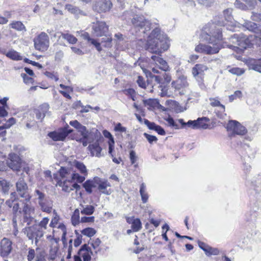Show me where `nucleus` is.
Returning a JSON list of instances; mask_svg holds the SVG:
<instances>
[{
	"mask_svg": "<svg viewBox=\"0 0 261 261\" xmlns=\"http://www.w3.org/2000/svg\"><path fill=\"white\" fill-rule=\"evenodd\" d=\"M16 188L18 195L24 199L14 203L13 224L15 226L18 221L22 225H30L34 219L35 207L31 204V196L29 193L28 186L23 177H20L16 182Z\"/></svg>",
	"mask_w": 261,
	"mask_h": 261,
	"instance_id": "f257e3e1",
	"label": "nucleus"
},
{
	"mask_svg": "<svg viewBox=\"0 0 261 261\" xmlns=\"http://www.w3.org/2000/svg\"><path fill=\"white\" fill-rule=\"evenodd\" d=\"M170 41L167 36L161 33L160 29L155 27L148 36L145 48L148 51L159 56L153 55L151 59L163 71H166L169 69L167 62L160 56L168 49Z\"/></svg>",
	"mask_w": 261,
	"mask_h": 261,
	"instance_id": "f03ea898",
	"label": "nucleus"
},
{
	"mask_svg": "<svg viewBox=\"0 0 261 261\" xmlns=\"http://www.w3.org/2000/svg\"><path fill=\"white\" fill-rule=\"evenodd\" d=\"M207 27L204 28L201 36L204 40L212 44L213 46L199 44L195 47V50L208 55L218 53L220 49L221 41L222 40V29L214 24H211L210 29L207 31Z\"/></svg>",
	"mask_w": 261,
	"mask_h": 261,
	"instance_id": "7ed1b4c3",
	"label": "nucleus"
},
{
	"mask_svg": "<svg viewBox=\"0 0 261 261\" xmlns=\"http://www.w3.org/2000/svg\"><path fill=\"white\" fill-rule=\"evenodd\" d=\"M254 37L250 36L247 37L243 34H234L230 38L231 41L236 45H230L229 47L231 48L232 49L240 53V51H242L244 49L248 47H251L253 44L252 42Z\"/></svg>",
	"mask_w": 261,
	"mask_h": 261,
	"instance_id": "20e7f679",
	"label": "nucleus"
},
{
	"mask_svg": "<svg viewBox=\"0 0 261 261\" xmlns=\"http://www.w3.org/2000/svg\"><path fill=\"white\" fill-rule=\"evenodd\" d=\"M229 137L236 135L243 136L246 134L247 129L239 122L236 120H229L226 126Z\"/></svg>",
	"mask_w": 261,
	"mask_h": 261,
	"instance_id": "39448f33",
	"label": "nucleus"
},
{
	"mask_svg": "<svg viewBox=\"0 0 261 261\" xmlns=\"http://www.w3.org/2000/svg\"><path fill=\"white\" fill-rule=\"evenodd\" d=\"M34 46L36 49L44 51L49 46V37L46 33L41 32L34 39Z\"/></svg>",
	"mask_w": 261,
	"mask_h": 261,
	"instance_id": "423d86ee",
	"label": "nucleus"
},
{
	"mask_svg": "<svg viewBox=\"0 0 261 261\" xmlns=\"http://www.w3.org/2000/svg\"><path fill=\"white\" fill-rule=\"evenodd\" d=\"M25 233L29 240L33 241L35 239V243L38 242L39 239L42 238L44 235V231L40 229L37 225H34L25 228Z\"/></svg>",
	"mask_w": 261,
	"mask_h": 261,
	"instance_id": "0eeeda50",
	"label": "nucleus"
},
{
	"mask_svg": "<svg viewBox=\"0 0 261 261\" xmlns=\"http://www.w3.org/2000/svg\"><path fill=\"white\" fill-rule=\"evenodd\" d=\"M112 7L111 0H95L93 3V9L97 12H106Z\"/></svg>",
	"mask_w": 261,
	"mask_h": 261,
	"instance_id": "6e6552de",
	"label": "nucleus"
},
{
	"mask_svg": "<svg viewBox=\"0 0 261 261\" xmlns=\"http://www.w3.org/2000/svg\"><path fill=\"white\" fill-rule=\"evenodd\" d=\"M7 160L8 166L14 171H19L21 167V160L20 157L14 153H10Z\"/></svg>",
	"mask_w": 261,
	"mask_h": 261,
	"instance_id": "1a4fd4ad",
	"label": "nucleus"
},
{
	"mask_svg": "<svg viewBox=\"0 0 261 261\" xmlns=\"http://www.w3.org/2000/svg\"><path fill=\"white\" fill-rule=\"evenodd\" d=\"M59 173L63 177L72 179V181L76 180V181L80 183L83 182L85 179L84 176L80 175L77 173H73L69 169L64 167H61L59 171Z\"/></svg>",
	"mask_w": 261,
	"mask_h": 261,
	"instance_id": "9d476101",
	"label": "nucleus"
},
{
	"mask_svg": "<svg viewBox=\"0 0 261 261\" xmlns=\"http://www.w3.org/2000/svg\"><path fill=\"white\" fill-rule=\"evenodd\" d=\"M59 173L63 177L72 179V181L76 180V181L80 183L83 182L85 179L84 176L80 175L77 173H73L69 169L64 167H61L59 171Z\"/></svg>",
	"mask_w": 261,
	"mask_h": 261,
	"instance_id": "9b49d317",
	"label": "nucleus"
},
{
	"mask_svg": "<svg viewBox=\"0 0 261 261\" xmlns=\"http://www.w3.org/2000/svg\"><path fill=\"white\" fill-rule=\"evenodd\" d=\"M13 250L12 242L9 239L4 238L0 242V254L3 257H8Z\"/></svg>",
	"mask_w": 261,
	"mask_h": 261,
	"instance_id": "f8f14e48",
	"label": "nucleus"
},
{
	"mask_svg": "<svg viewBox=\"0 0 261 261\" xmlns=\"http://www.w3.org/2000/svg\"><path fill=\"white\" fill-rule=\"evenodd\" d=\"M171 86L176 90L183 91L189 86L187 76L184 74L178 75L177 79L172 82Z\"/></svg>",
	"mask_w": 261,
	"mask_h": 261,
	"instance_id": "ddd939ff",
	"label": "nucleus"
},
{
	"mask_svg": "<svg viewBox=\"0 0 261 261\" xmlns=\"http://www.w3.org/2000/svg\"><path fill=\"white\" fill-rule=\"evenodd\" d=\"M92 28L93 34L97 37L105 35L108 31V26L103 21H97L96 23H93Z\"/></svg>",
	"mask_w": 261,
	"mask_h": 261,
	"instance_id": "4468645a",
	"label": "nucleus"
},
{
	"mask_svg": "<svg viewBox=\"0 0 261 261\" xmlns=\"http://www.w3.org/2000/svg\"><path fill=\"white\" fill-rule=\"evenodd\" d=\"M133 25L136 28L142 29L144 28L146 31L151 29L150 23L145 19L143 16L136 15L132 19Z\"/></svg>",
	"mask_w": 261,
	"mask_h": 261,
	"instance_id": "2eb2a0df",
	"label": "nucleus"
},
{
	"mask_svg": "<svg viewBox=\"0 0 261 261\" xmlns=\"http://www.w3.org/2000/svg\"><path fill=\"white\" fill-rule=\"evenodd\" d=\"M207 69V66L204 65L196 64L192 68V74L197 81L201 82L204 75V71Z\"/></svg>",
	"mask_w": 261,
	"mask_h": 261,
	"instance_id": "dca6fc26",
	"label": "nucleus"
},
{
	"mask_svg": "<svg viewBox=\"0 0 261 261\" xmlns=\"http://www.w3.org/2000/svg\"><path fill=\"white\" fill-rule=\"evenodd\" d=\"M72 132V129L65 128L59 132H53L49 133L48 136L54 141H63L66 137Z\"/></svg>",
	"mask_w": 261,
	"mask_h": 261,
	"instance_id": "f3484780",
	"label": "nucleus"
},
{
	"mask_svg": "<svg viewBox=\"0 0 261 261\" xmlns=\"http://www.w3.org/2000/svg\"><path fill=\"white\" fill-rule=\"evenodd\" d=\"M60 176L61 178L58 180L57 185L61 187L63 191L70 192L72 190L71 184L73 181L68 178L63 177L62 175L60 174Z\"/></svg>",
	"mask_w": 261,
	"mask_h": 261,
	"instance_id": "a211bd4d",
	"label": "nucleus"
},
{
	"mask_svg": "<svg viewBox=\"0 0 261 261\" xmlns=\"http://www.w3.org/2000/svg\"><path fill=\"white\" fill-rule=\"evenodd\" d=\"M246 64L249 69L261 73V59H250L246 61Z\"/></svg>",
	"mask_w": 261,
	"mask_h": 261,
	"instance_id": "6ab92c4d",
	"label": "nucleus"
},
{
	"mask_svg": "<svg viewBox=\"0 0 261 261\" xmlns=\"http://www.w3.org/2000/svg\"><path fill=\"white\" fill-rule=\"evenodd\" d=\"M98 189L102 193L106 195H110L111 193V190L110 189L111 185L106 180H99L97 182Z\"/></svg>",
	"mask_w": 261,
	"mask_h": 261,
	"instance_id": "aec40b11",
	"label": "nucleus"
},
{
	"mask_svg": "<svg viewBox=\"0 0 261 261\" xmlns=\"http://www.w3.org/2000/svg\"><path fill=\"white\" fill-rule=\"evenodd\" d=\"M243 27L250 31H252L256 34L261 33V25H257L256 23L249 21H245L242 24Z\"/></svg>",
	"mask_w": 261,
	"mask_h": 261,
	"instance_id": "412c9836",
	"label": "nucleus"
},
{
	"mask_svg": "<svg viewBox=\"0 0 261 261\" xmlns=\"http://www.w3.org/2000/svg\"><path fill=\"white\" fill-rule=\"evenodd\" d=\"M89 150L90 151L92 156L100 157L101 156V148L100 147L99 143L97 141L90 144L88 146Z\"/></svg>",
	"mask_w": 261,
	"mask_h": 261,
	"instance_id": "4be33fe9",
	"label": "nucleus"
},
{
	"mask_svg": "<svg viewBox=\"0 0 261 261\" xmlns=\"http://www.w3.org/2000/svg\"><path fill=\"white\" fill-rule=\"evenodd\" d=\"M114 37V40L116 42V44L117 47L122 50H124L125 47L123 46L122 44L126 42L125 39L126 37H124L122 34L119 33L115 34Z\"/></svg>",
	"mask_w": 261,
	"mask_h": 261,
	"instance_id": "5701e85b",
	"label": "nucleus"
},
{
	"mask_svg": "<svg viewBox=\"0 0 261 261\" xmlns=\"http://www.w3.org/2000/svg\"><path fill=\"white\" fill-rule=\"evenodd\" d=\"M38 204L41 208V210L44 212L50 213L52 210V203L49 202L46 199L38 202Z\"/></svg>",
	"mask_w": 261,
	"mask_h": 261,
	"instance_id": "b1692460",
	"label": "nucleus"
},
{
	"mask_svg": "<svg viewBox=\"0 0 261 261\" xmlns=\"http://www.w3.org/2000/svg\"><path fill=\"white\" fill-rule=\"evenodd\" d=\"M209 121V118L205 117L198 118L196 120V128H202L206 129L208 126V124H207L206 122Z\"/></svg>",
	"mask_w": 261,
	"mask_h": 261,
	"instance_id": "393cba45",
	"label": "nucleus"
},
{
	"mask_svg": "<svg viewBox=\"0 0 261 261\" xmlns=\"http://www.w3.org/2000/svg\"><path fill=\"white\" fill-rule=\"evenodd\" d=\"M4 54L8 58L13 60L19 61L22 59V57L20 55L19 53L13 49H12L6 53H4Z\"/></svg>",
	"mask_w": 261,
	"mask_h": 261,
	"instance_id": "a878e982",
	"label": "nucleus"
},
{
	"mask_svg": "<svg viewBox=\"0 0 261 261\" xmlns=\"http://www.w3.org/2000/svg\"><path fill=\"white\" fill-rule=\"evenodd\" d=\"M73 166L84 176L87 175L88 172L86 166L82 162L74 161Z\"/></svg>",
	"mask_w": 261,
	"mask_h": 261,
	"instance_id": "bb28decb",
	"label": "nucleus"
},
{
	"mask_svg": "<svg viewBox=\"0 0 261 261\" xmlns=\"http://www.w3.org/2000/svg\"><path fill=\"white\" fill-rule=\"evenodd\" d=\"M81 213L83 215H90L93 214L95 207L91 205H82Z\"/></svg>",
	"mask_w": 261,
	"mask_h": 261,
	"instance_id": "cd10ccee",
	"label": "nucleus"
},
{
	"mask_svg": "<svg viewBox=\"0 0 261 261\" xmlns=\"http://www.w3.org/2000/svg\"><path fill=\"white\" fill-rule=\"evenodd\" d=\"M66 9L70 13L74 14H81L83 15H86V14L83 12L82 11H81L77 7L73 6L71 5L68 4L66 5Z\"/></svg>",
	"mask_w": 261,
	"mask_h": 261,
	"instance_id": "c85d7f7f",
	"label": "nucleus"
},
{
	"mask_svg": "<svg viewBox=\"0 0 261 261\" xmlns=\"http://www.w3.org/2000/svg\"><path fill=\"white\" fill-rule=\"evenodd\" d=\"M10 25L12 29L18 31H26L24 24L19 21H13L10 24Z\"/></svg>",
	"mask_w": 261,
	"mask_h": 261,
	"instance_id": "c756f323",
	"label": "nucleus"
},
{
	"mask_svg": "<svg viewBox=\"0 0 261 261\" xmlns=\"http://www.w3.org/2000/svg\"><path fill=\"white\" fill-rule=\"evenodd\" d=\"M140 193L141 196V199L144 203H146L148 200V194L146 192V186L144 183H142L140 186Z\"/></svg>",
	"mask_w": 261,
	"mask_h": 261,
	"instance_id": "7c9ffc66",
	"label": "nucleus"
},
{
	"mask_svg": "<svg viewBox=\"0 0 261 261\" xmlns=\"http://www.w3.org/2000/svg\"><path fill=\"white\" fill-rule=\"evenodd\" d=\"M84 38L87 39L92 44L94 45L98 51H100L102 50V48L100 45V43L99 42H97V40L91 38L89 37V34L88 33L84 34Z\"/></svg>",
	"mask_w": 261,
	"mask_h": 261,
	"instance_id": "2f4dec72",
	"label": "nucleus"
},
{
	"mask_svg": "<svg viewBox=\"0 0 261 261\" xmlns=\"http://www.w3.org/2000/svg\"><path fill=\"white\" fill-rule=\"evenodd\" d=\"M61 36L63 39L66 40L70 44H75L77 41V39L71 34L63 33L61 34Z\"/></svg>",
	"mask_w": 261,
	"mask_h": 261,
	"instance_id": "473e14b6",
	"label": "nucleus"
},
{
	"mask_svg": "<svg viewBox=\"0 0 261 261\" xmlns=\"http://www.w3.org/2000/svg\"><path fill=\"white\" fill-rule=\"evenodd\" d=\"M0 187L4 194H8L10 189V183L5 179L0 180Z\"/></svg>",
	"mask_w": 261,
	"mask_h": 261,
	"instance_id": "72a5a7b5",
	"label": "nucleus"
},
{
	"mask_svg": "<svg viewBox=\"0 0 261 261\" xmlns=\"http://www.w3.org/2000/svg\"><path fill=\"white\" fill-rule=\"evenodd\" d=\"M142 228V223L139 219H133L132 222V228L134 231H138Z\"/></svg>",
	"mask_w": 261,
	"mask_h": 261,
	"instance_id": "f704fd0d",
	"label": "nucleus"
},
{
	"mask_svg": "<svg viewBox=\"0 0 261 261\" xmlns=\"http://www.w3.org/2000/svg\"><path fill=\"white\" fill-rule=\"evenodd\" d=\"M71 221L73 225L75 226L78 224L80 222V211L79 209H76L72 217H71Z\"/></svg>",
	"mask_w": 261,
	"mask_h": 261,
	"instance_id": "c9c22d12",
	"label": "nucleus"
},
{
	"mask_svg": "<svg viewBox=\"0 0 261 261\" xmlns=\"http://www.w3.org/2000/svg\"><path fill=\"white\" fill-rule=\"evenodd\" d=\"M240 1V0H236L234 3L236 7L239 9H241L242 10H246L248 9H252L255 7L254 6L251 8L246 2H245V4H243L241 3Z\"/></svg>",
	"mask_w": 261,
	"mask_h": 261,
	"instance_id": "e433bc0d",
	"label": "nucleus"
},
{
	"mask_svg": "<svg viewBox=\"0 0 261 261\" xmlns=\"http://www.w3.org/2000/svg\"><path fill=\"white\" fill-rule=\"evenodd\" d=\"M49 219L47 217H44L37 225V226L41 230H45L47 228V225L48 223Z\"/></svg>",
	"mask_w": 261,
	"mask_h": 261,
	"instance_id": "4c0bfd02",
	"label": "nucleus"
},
{
	"mask_svg": "<svg viewBox=\"0 0 261 261\" xmlns=\"http://www.w3.org/2000/svg\"><path fill=\"white\" fill-rule=\"evenodd\" d=\"M96 233V231L92 228H86L82 231V233L88 237L93 236Z\"/></svg>",
	"mask_w": 261,
	"mask_h": 261,
	"instance_id": "58836bf2",
	"label": "nucleus"
},
{
	"mask_svg": "<svg viewBox=\"0 0 261 261\" xmlns=\"http://www.w3.org/2000/svg\"><path fill=\"white\" fill-rule=\"evenodd\" d=\"M83 187L88 193H91L92 192V188L94 187V186L92 181L87 180L83 184Z\"/></svg>",
	"mask_w": 261,
	"mask_h": 261,
	"instance_id": "ea45409f",
	"label": "nucleus"
},
{
	"mask_svg": "<svg viewBox=\"0 0 261 261\" xmlns=\"http://www.w3.org/2000/svg\"><path fill=\"white\" fill-rule=\"evenodd\" d=\"M210 105L213 107H221L223 110H225V106L221 104L220 102L214 98H210Z\"/></svg>",
	"mask_w": 261,
	"mask_h": 261,
	"instance_id": "a19ab883",
	"label": "nucleus"
},
{
	"mask_svg": "<svg viewBox=\"0 0 261 261\" xmlns=\"http://www.w3.org/2000/svg\"><path fill=\"white\" fill-rule=\"evenodd\" d=\"M232 9H227L223 11V14L225 17V19L227 21H231L232 18V16L231 15Z\"/></svg>",
	"mask_w": 261,
	"mask_h": 261,
	"instance_id": "79ce46f5",
	"label": "nucleus"
},
{
	"mask_svg": "<svg viewBox=\"0 0 261 261\" xmlns=\"http://www.w3.org/2000/svg\"><path fill=\"white\" fill-rule=\"evenodd\" d=\"M49 105L47 103H45L40 106L39 110H40V111H41L42 114H44L45 116L46 114H48L49 113Z\"/></svg>",
	"mask_w": 261,
	"mask_h": 261,
	"instance_id": "37998d69",
	"label": "nucleus"
},
{
	"mask_svg": "<svg viewBox=\"0 0 261 261\" xmlns=\"http://www.w3.org/2000/svg\"><path fill=\"white\" fill-rule=\"evenodd\" d=\"M242 96V93L241 91L237 90L234 92L233 94L229 96V100L230 102H232L234 99L237 98H240Z\"/></svg>",
	"mask_w": 261,
	"mask_h": 261,
	"instance_id": "c03bdc74",
	"label": "nucleus"
},
{
	"mask_svg": "<svg viewBox=\"0 0 261 261\" xmlns=\"http://www.w3.org/2000/svg\"><path fill=\"white\" fill-rule=\"evenodd\" d=\"M112 38L110 37L106 36L105 38L101 39V43L105 42V47H111L112 46Z\"/></svg>",
	"mask_w": 261,
	"mask_h": 261,
	"instance_id": "a18cd8bd",
	"label": "nucleus"
},
{
	"mask_svg": "<svg viewBox=\"0 0 261 261\" xmlns=\"http://www.w3.org/2000/svg\"><path fill=\"white\" fill-rule=\"evenodd\" d=\"M143 135L146 138L147 141L151 144L153 142H156L158 140L157 138L154 136L149 135L146 133H144Z\"/></svg>",
	"mask_w": 261,
	"mask_h": 261,
	"instance_id": "49530a36",
	"label": "nucleus"
},
{
	"mask_svg": "<svg viewBox=\"0 0 261 261\" xmlns=\"http://www.w3.org/2000/svg\"><path fill=\"white\" fill-rule=\"evenodd\" d=\"M35 251L33 249L30 248L29 249L28 254L27 255V259L28 261H32L35 257Z\"/></svg>",
	"mask_w": 261,
	"mask_h": 261,
	"instance_id": "de8ad7c7",
	"label": "nucleus"
},
{
	"mask_svg": "<svg viewBox=\"0 0 261 261\" xmlns=\"http://www.w3.org/2000/svg\"><path fill=\"white\" fill-rule=\"evenodd\" d=\"M229 71L233 74H236L237 75H240L244 73V71L239 68H232L230 69Z\"/></svg>",
	"mask_w": 261,
	"mask_h": 261,
	"instance_id": "09e8293b",
	"label": "nucleus"
},
{
	"mask_svg": "<svg viewBox=\"0 0 261 261\" xmlns=\"http://www.w3.org/2000/svg\"><path fill=\"white\" fill-rule=\"evenodd\" d=\"M129 159L132 164H134L138 160V156L135 151L131 150L129 152Z\"/></svg>",
	"mask_w": 261,
	"mask_h": 261,
	"instance_id": "8fccbe9b",
	"label": "nucleus"
},
{
	"mask_svg": "<svg viewBox=\"0 0 261 261\" xmlns=\"http://www.w3.org/2000/svg\"><path fill=\"white\" fill-rule=\"evenodd\" d=\"M21 76L23 78V82L25 84H32L34 82V80L33 78L28 76L25 73H21Z\"/></svg>",
	"mask_w": 261,
	"mask_h": 261,
	"instance_id": "3c124183",
	"label": "nucleus"
},
{
	"mask_svg": "<svg viewBox=\"0 0 261 261\" xmlns=\"http://www.w3.org/2000/svg\"><path fill=\"white\" fill-rule=\"evenodd\" d=\"M35 193L38 196V202H41L46 199L45 198V194L39 190H36Z\"/></svg>",
	"mask_w": 261,
	"mask_h": 261,
	"instance_id": "603ef678",
	"label": "nucleus"
},
{
	"mask_svg": "<svg viewBox=\"0 0 261 261\" xmlns=\"http://www.w3.org/2000/svg\"><path fill=\"white\" fill-rule=\"evenodd\" d=\"M45 75L49 79L57 81L59 80L58 75L56 73L53 72L46 71L45 72Z\"/></svg>",
	"mask_w": 261,
	"mask_h": 261,
	"instance_id": "864d4df0",
	"label": "nucleus"
},
{
	"mask_svg": "<svg viewBox=\"0 0 261 261\" xmlns=\"http://www.w3.org/2000/svg\"><path fill=\"white\" fill-rule=\"evenodd\" d=\"M77 130L81 133V135L84 138H87L88 132L85 126L82 125Z\"/></svg>",
	"mask_w": 261,
	"mask_h": 261,
	"instance_id": "5fc2aeb1",
	"label": "nucleus"
},
{
	"mask_svg": "<svg viewBox=\"0 0 261 261\" xmlns=\"http://www.w3.org/2000/svg\"><path fill=\"white\" fill-rule=\"evenodd\" d=\"M144 123L146 125H147L149 129L152 130H154L157 125L154 122H150L149 120L146 119H144Z\"/></svg>",
	"mask_w": 261,
	"mask_h": 261,
	"instance_id": "6e6d98bb",
	"label": "nucleus"
},
{
	"mask_svg": "<svg viewBox=\"0 0 261 261\" xmlns=\"http://www.w3.org/2000/svg\"><path fill=\"white\" fill-rule=\"evenodd\" d=\"M35 261H46L45 253L44 252H40L37 254Z\"/></svg>",
	"mask_w": 261,
	"mask_h": 261,
	"instance_id": "4d7b16f0",
	"label": "nucleus"
},
{
	"mask_svg": "<svg viewBox=\"0 0 261 261\" xmlns=\"http://www.w3.org/2000/svg\"><path fill=\"white\" fill-rule=\"evenodd\" d=\"M115 131L120 132L121 133H125L126 132V128L122 126L121 123H118L115 126L114 128Z\"/></svg>",
	"mask_w": 261,
	"mask_h": 261,
	"instance_id": "13d9d810",
	"label": "nucleus"
},
{
	"mask_svg": "<svg viewBox=\"0 0 261 261\" xmlns=\"http://www.w3.org/2000/svg\"><path fill=\"white\" fill-rule=\"evenodd\" d=\"M94 221V217H83L81 218V222L82 223L93 222Z\"/></svg>",
	"mask_w": 261,
	"mask_h": 261,
	"instance_id": "bf43d9fd",
	"label": "nucleus"
},
{
	"mask_svg": "<svg viewBox=\"0 0 261 261\" xmlns=\"http://www.w3.org/2000/svg\"><path fill=\"white\" fill-rule=\"evenodd\" d=\"M64 57V53L62 50L57 51L55 56V59L57 61H60Z\"/></svg>",
	"mask_w": 261,
	"mask_h": 261,
	"instance_id": "052dcab7",
	"label": "nucleus"
},
{
	"mask_svg": "<svg viewBox=\"0 0 261 261\" xmlns=\"http://www.w3.org/2000/svg\"><path fill=\"white\" fill-rule=\"evenodd\" d=\"M123 92L124 94L129 96L130 97L133 96V94H135L136 93L135 91L132 88L125 89L123 91Z\"/></svg>",
	"mask_w": 261,
	"mask_h": 261,
	"instance_id": "680f3d73",
	"label": "nucleus"
},
{
	"mask_svg": "<svg viewBox=\"0 0 261 261\" xmlns=\"http://www.w3.org/2000/svg\"><path fill=\"white\" fill-rule=\"evenodd\" d=\"M137 82L138 84V85L141 87V88H145V86H146V83H145V82L144 81V79L140 76H139L138 77V80L137 81Z\"/></svg>",
	"mask_w": 261,
	"mask_h": 261,
	"instance_id": "e2e57ef3",
	"label": "nucleus"
},
{
	"mask_svg": "<svg viewBox=\"0 0 261 261\" xmlns=\"http://www.w3.org/2000/svg\"><path fill=\"white\" fill-rule=\"evenodd\" d=\"M251 19L254 21H261V14L252 12V14L251 15Z\"/></svg>",
	"mask_w": 261,
	"mask_h": 261,
	"instance_id": "0e129e2a",
	"label": "nucleus"
},
{
	"mask_svg": "<svg viewBox=\"0 0 261 261\" xmlns=\"http://www.w3.org/2000/svg\"><path fill=\"white\" fill-rule=\"evenodd\" d=\"M215 0H198L199 3L205 6H210Z\"/></svg>",
	"mask_w": 261,
	"mask_h": 261,
	"instance_id": "69168bd1",
	"label": "nucleus"
},
{
	"mask_svg": "<svg viewBox=\"0 0 261 261\" xmlns=\"http://www.w3.org/2000/svg\"><path fill=\"white\" fill-rule=\"evenodd\" d=\"M70 125L74 127L77 130H78L82 125L80 123H79L77 120L71 121L69 122Z\"/></svg>",
	"mask_w": 261,
	"mask_h": 261,
	"instance_id": "338daca9",
	"label": "nucleus"
},
{
	"mask_svg": "<svg viewBox=\"0 0 261 261\" xmlns=\"http://www.w3.org/2000/svg\"><path fill=\"white\" fill-rule=\"evenodd\" d=\"M70 125L74 127L77 130H78L82 125L80 123H79L77 120L71 121L69 122Z\"/></svg>",
	"mask_w": 261,
	"mask_h": 261,
	"instance_id": "774afa93",
	"label": "nucleus"
}]
</instances>
